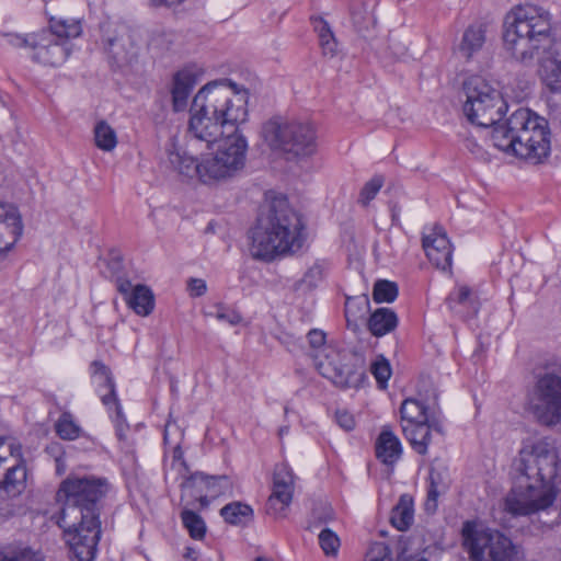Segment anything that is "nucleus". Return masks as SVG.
<instances>
[{"instance_id": "f257e3e1", "label": "nucleus", "mask_w": 561, "mask_h": 561, "mask_svg": "<svg viewBox=\"0 0 561 561\" xmlns=\"http://www.w3.org/2000/svg\"><path fill=\"white\" fill-rule=\"evenodd\" d=\"M463 114L479 127H492L494 147L533 164L549 157L550 130L543 117L519 107L501 123L507 105L501 92L480 76L468 78L463 82Z\"/></svg>"}, {"instance_id": "f03ea898", "label": "nucleus", "mask_w": 561, "mask_h": 561, "mask_svg": "<svg viewBox=\"0 0 561 561\" xmlns=\"http://www.w3.org/2000/svg\"><path fill=\"white\" fill-rule=\"evenodd\" d=\"M513 468L515 485L505 499V511L513 516L548 511L561 485V461L553 444L546 438L525 443Z\"/></svg>"}, {"instance_id": "7ed1b4c3", "label": "nucleus", "mask_w": 561, "mask_h": 561, "mask_svg": "<svg viewBox=\"0 0 561 561\" xmlns=\"http://www.w3.org/2000/svg\"><path fill=\"white\" fill-rule=\"evenodd\" d=\"M505 48L522 61L542 60L541 76L552 92L561 91V59L550 51L553 44L550 13L536 5L516 8L505 22Z\"/></svg>"}, {"instance_id": "20e7f679", "label": "nucleus", "mask_w": 561, "mask_h": 561, "mask_svg": "<svg viewBox=\"0 0 561 561\" xmlns=\"http://www.w3.org/2000/svg\"><path fill=\"white\" fill-rule=\"evenodd\" d=\"M247 103L245 89L239 90L228 80L209 82L193 99L188 130L209 148L224 136L225 128L238 129L237 125L247 121Z\"/></svg>"}, {"instance_id": "39448f33", "label": "nucleus", "mask_w": 561, "mask_h": 561, "mask_svg": "<svg viewBox=\"0 0 561 561\" xmlns=\"http://www.w3.org/2000/svg\"><path fill=\"white\" fill-rule=\"evenodd\" d=\"M304 222L286 197L271 201L250 231V252L256 260L270 262L276 256L299 251L305 242Z\"/></svg>"}, {"instance_id": "423d86ee", "label": "nucleus", "mask_w": 561, "mask_h": 561, "mask_svg": "<svg viewBox=\"0 0 561 561\" xmlns=\"http://www.w3.org/2000/svg\"><path fill=\"white\" fill-rule=\"evenodd\" d=\"M108 489L110 483L105 478L69 474L57 491L58 501L64 503L58 525L69 526L68 517L100 520L101 502Z\"/></svg>"}, {"instance_id": "0eeeda50", "label": "nucleus", "mask_w": 561, "mask_h": 561, "mask_svg": "<svg viewBox=\"0 0 561 561\" xmlns=\"http://www.w3.org/2000/svg\"><path fill=\"white\" fill-rule=\"evenodd\" d=\"M82 33L81 22L76 19H49L47 28L16 38L18 44L28 45L33 61L50 67L62 65L72 50L70 38Z\"/></svg>"}, {"instance_id": "6e6552de", "label": "nucleus", "mask_w": 561, "mask_h": 561, "mask_svg": "<svg viewBox=\"0 0 561 561\" xmlns=\"http://www.w3.org/2000/svg\"><path fill=\"white\" fill-rule=\"evenodd\" d=\"M262 137L272 150L282 152L288 160L309 158L318 148L313 125L297 118H270L262 126Z\"/></svg>"}, {"instance_id": "1a4fd4ad", "label": "nucleus", "mask_w": 561, "mask_h": 561, "mask_svg": "<svg viewBox=\"0 0 561 561\" xmlns=\"http://www.w3.org/2000/svg\"><path fill=\"white\" fill-rule=\"evenodd\" d=\"M527 407L543 425L561 422V371H545L536 377L527 393Z\"/></svg>"}, {"instance_id": "9d476101", "label": "nucleus", "mask_w": 561, "mask_h": 561, "mask_svg": "<svg viewBox=\"0 0 561 561\" xmlns=\"http://www.w3.org/2000/svg\"><path fill=\"white\" fill-rule=\"evenodd\" d=\"M463 546L473 561H513L514 546L510 538L491 529H478L471 522L462 528Z\"/></svg>"}, {"instance_id": "9b49d317", "label": "nucleus", "mask_w": 561, "mask_h": 561, "mask_svg": "<svg viewBox=\"0 0 561 561\" xmlns=\"http://www.w3.org/2000/svg\"><path fill=\"white\" fill-rule=\"evenodd\" d=\"M247 148V140L238 129L221 139L216 153L205 158L204 167L210 181L230 178L240 171L245 163Z\"/></svg>"}, {"instance_id": "f8f14e48", "label": "nucleus", "mask_w": 561, "mask_h": 561, "mask_svg": "<svg viewBox=\"0 0 561 561\" xmlns=\"http://www.w3.org/2000/svg\"><path fill=\"white\" fill-rule=\"evenodd\" d=\"M65 528L66 541L69 546L71 561H93L96 546L101 537V520H81L69 523Z\"/></svg>"}, {"instance_id": "ddd939ff", "label": "nucleus", "mask_w": 561, "mask_h": 561, "mask_svg": "<svg viewBox=\"0 0 561 561\" xmlns=\"http://www.w3.org/2000/svg\"><path fill=\"white\" fill-rule=\"evenodd\" d=\"M93 366L95 367L94 380L101 388L105 390L102 392L100 389L102 403L107 408L108 412H114L115 415H112V417L115 424L116 436L119 440H124L126 438L128 424L123 415L122 407L115 393L114 380L106 366L96 362L93 363Z\"/></svg>"}, {"instance_id": "4468645a", "label": "nucleus", "mask_w": 561, "mask_h": 561, "mask_svg": "<svg viewBox=\"0 0 561 561\" xmlns=\"http://www.w3.org/2000/svg\"><path fill=\"white\" fill-rule=\"evenodd\" d=\"M422 247L433 265L442 271L450 268L453 249L447 233L442 226L434 225L424 229Z\"/></svg>"}, {"instance_id": "2eb2a0df", "label": "nucleus", "mask_w": 561, "mask_h": 561, "mask_svg": "<svg viewBox=\"0 0 561 561\" xmlns=\"http://www.w3.org/2000/svg\"><path fill=\"white\" fill-rule=\"evenodd\" d=\"M23 232V224L18 208L0 203V257L15 245Z\"/></svg>"}, {"instance_id": "dca6fc26", "label": "nucleus", "mask_w": 561, "mask_h": 561, "mask_svg": "<svg viewBox=\"0 0 561 561\" xmlns=\"http://www.w3.org/2000/svg\"><path fill=\"white\" fill-rule=\"evenodd\" d=\"M316 366L323 377L341 388L357 387L364 377L363 368H355L354 365L350 364L334 363L328 355H325L324 360H318Z\"/></svg>"}, {"instance_id": "f3484780", "label": "nucleus", "mask_w": 561, "mask_h": 561, "mask_svg": "<svg viewBox=\"0 0 561 561\" xmlns=\"http://www.w3.org/2000/svg\"><path fill=\"white\" fill-rule=\"evenodd\" d=\"M199 79L201 73L194 67H185L173 76L171 94L174 111L186 108L188 98Z\"/></svg>"}, {"instance_id": "a211bd4d", "label": "nucleus", "mask_w": 561, "mask_h": 561, "mask_svg": "<svg viewBox=\"0 0 561 561\" xmlns=\"http://www.w3.org/2000/svg\"><path fill=\"white\" fill-rule=\"evenodd\" d=\"M168 158L170 164L180 174L187 178H198L202 182H210V176L206 173L205 159L197 162L192 156H188L185 151H181L172 145V149H168Z\"/></svg>"}, {"instance_id": "6ab92c4d", "label": "nucleus", "mask_w": 561, "mask_h": 561, "mask_svg": "<svg viewBox=\"0 0 561 561\" xmlns=\"http://www.w3.org/2000/svg\"><path fill=\"white\" fill-rule=\"evenodd\" d=\"M105 49L118 67L131 64L137 56V47L127 32L115 37H108Z\"/></svg>"}, {"instance_id": "aec40b11", "label": "nucleus", "mask_w": 561, "mask_h": 561, "mask_svg": "<svg viewBox=\"0 0 561 561\" xmlns=\"http://www.w3.org/2000/svg\"><path fill=\"white\" fill-rule=\"evenodd\" d=\"M433 430L439 435V428L434 421L428 423H420L415 425H402V432L407 440L410 443L414 451L420 455L427 453L428 446L432 444L434 435Z\"/></svg>"}, {"instance_id": "412c9836", "label": "nucleus", "mask_w": 561, "mask_h": 561, "mask_svg": "<svg viewBox=\"0 0 561 561\" xmlns=\"http://www.w3.org/2000/svg\"><path fill=\"white\" fill-rule=\"evenodd\" d=\"M27 470L24 460L14 462L5 468L3 478L0 479V495L15 497L26 488Z\"/></svg>"}, {"instance_id": "4be33fe9", "label": "nucleus", "mask_w": 561, "mask_h": 561, "mask_svg": "<svg viewBox=\"0 0 561 561\" xmlns=\"http://www.w3.org/2000/svg\"><path fill=\"white\" fill-rule=\"evenodd\" d=\"M402 454L399 438L389 426H383L376 440V456L385 465H393Z\"/></svg>"}, {"instance_id": "5701e85b", "label": "nucleus", "mask_w": 561, "mask_h": 561, "mask_svg": "<svg viewBox=\"0 0 561 561\" xmlns=\"http://www.w3.org/2000/svg\"><path fill=\"white\" fill-rule=\"evenodd\" d=\"M218 480L219 478L217 477H209L202 472H195L182 482L181 499H194L195 501L199 502L202 507H207L209 502L207 500V492L205 486H207L208 483H216Z\"/></svg>"}, {"instance_id": "b1692460", "label": "nucleus", "mask_w": 561, "mask_h": 561, "mask_svg": "<svg viewBox=\"0 0 561 561\" xmlns=\"http://www.w3.org/2000/svg\"><path fill=\"white\" fill-rule=\"evenodd\" d=\"M369 299L366 295L348 297L345 302V318L347 329L354 333L360 331L369 312Z\"/></svg>"}, {"instance_id": "393cba45", "label": "nucleus", "mask_w": 561, "mask_h": 561, "mask_svg": "<svg viewBox=\"0 0 561 561\" xmlns=\"http://www.w3.org/2000/svg\"><path fill=\"white\" fill-rule=\"evenodd\" d=\"M397 325L398 317L389 308L376 309L367 320L368 330L374 336H383L393 331Z\"/></svg>"}, {"instance_id": "a878e982", "label": "nucleus", "mask_w": 561, "mask_h": 561, "mask_svg": "<svg viewBox=\"0 0 561 561\" xmlns=\"http://www.w3.org/2000/svg\"><path fill=\"white\" fill-rule=\"evenodd\" d=\"M400 414L401 426L428 423L431 421L428 407L421 400L414 398H408L401 403Z\"/></svg>"}, {"instance_id": "bb28decb", "label": "nucleus", "mask_w": 561, "mask_h": 561, "mask_svg": "<svg viewBox=\"0 0 561 561\" xmlns=\"http://www.w3.org/2000/svg\"><path fill=\"white\" fill-rule=\"evenodd\" d=\"M294 492V477L286 466L277 467L273 478L271 497L282 500L290 505Z\"/></svg>"}, {"instance_id": "cd10ccee", "label": "nucleus", "mask_w": 561, "mask_h": 561, "mask_svg": "<svg viewBox=\"0 0 561 561\" xmlns=\"http://www.w3.org/2000/svg\"><path fill=\"white\" fill-rule=\"evenodd\" d=\"M428 480L430 484L425 506L427 511H435L437 507L438 496L445 493L448 489L449 479L445 470L432 468Z\"/></svg>"}, {"instance_id": "c85d7f7f", "label": "nucleus", "mask_w": 561, "mask_h": 561, "mask_svg": "<svg viewBox=\"0 0 561 561\" xmlns=\"http://www.w3.org/2000/svg\"><path fill=\"white\" fill-rule=\"evenodd\" d=\"M127 305L139 316H148L154 307V297L150 288L136 285L127 298Z\"/></svg>"}, {"instance_id": "c756f323", "label": "nucleus", "mask_w": 561, "mask_h": 561, "mask_svg": "<svg viewBox=\"0 0 561 561\" xmlns=\"http://www.w3.org/2000/svg\"><path fill=\"white\" fill-rule=\"evenodd\" d=\"M484 42L485 31L483 26L471 25L463 33L462 41L459 46V51L466 59H470L473 54L482 48Z\"/></svg>"}, {"instance_id": "7c9ffc66", "label": "nucleus", "mask_w": 561, "mask_h": 561, "mask_svg": "<svg viewBox=\"0 0 561 561\" xmlns=\"http://www.w3.org/2000/svg\"><path fill=\"white\" fill-rule=\"evenodd\" d=\"M413 502L407 494L400 496L398 504L393 507L390 516L391 524L398 530H407L413 523Z\"/></svg>"}, {"instance_id": "2f4dec72", "label": "nucleus", "mask_w": 561, "mask_h": 561, "mask_svg": "<svg viewBox=\"0 0 561 561\" xmlns=\"http://www.w3.org/2000/svg\"><path fill=\"white\" fill-rule=\"evenodd\" d=\"M224 519L236 526L247 525L253 517V510L248 504L232 502L220 510Z\"/></svg>"}, {"instance_id": "473e14b6", "label": "nucleus", "mask_w": 561, "mask_h": 561, "mask_svg": "<svg viewBox=\"0 0 561 561\" xmlns=\"http://www.w3.org/2000/svg\"><path fill=\"white\" fill-rule=\"evenodd\" d=\"M184 528L188 531L190 537L194 540L204 539L207 526L201 515L195 513L193 510L183 508L180 514Z\"/></svg>"}, {"instance_id": "72a5a7b5", "label": "nucleus", "mask_w": 561, "mask_h": 561, "mask_svg": "<svg viewBox=\"0 0 561 561\" xmlns=\"http://www.w3.org/2000/svg\"><path fill=\"white\" fill-rule=\"evenodd\" d=\"M0 561H43L39 553L22 545L0 547Z\"/></svg>"}, {"instance_id": "f704fd0d", "label": "nucleus", "mask_w": 561, "mask_h": 561, "mask_svg": "<svg viewBox=\"0 0 561 561\" xmlns=\"http://www.w3.org/2000/svg\"><path fill=\"white\" fill-rule=\"evenodd\" d=\"M446 304L450 310L456 312H461L459 307H466L471 310L472 313L478 311L477 302L472 297L470 288L467 286H459L451 291L446 299Z\"/></svg>"}, {"instance_id": "c9c22d12", "label": "nucleus", "mask_w": 561, "mask_h": 561, "mask_svg": "<svg viewBox=\"0 0 561 561\" xmlns=\"http://www.w3.org/2000/svg\"><path fill=\"white\" fill-rule=\"evenodd\" d=\"M94 141L99 149L112 151L117 145V136L105 121H101L94 126Z\"/></svg>"}, {"instance_id": "e433bc0d", "label": "nucleus", "mask_w": 561, "mask_h": 561, "mask_svg": "<svg viewBox=\"0 0 561 561\" xmlns=\"http://www.w3.org/2000/svg\"><path fill=\"white\" fill-rule=\"evenodd\" d=\"M313 26L318 33L323 54L333 56L336 50V41L329 24L322 18H317L313 20Z\"/></svg>"}, {"instance_id": "4c0bfd02", "label": "nucleus", "mask_w": 561, "mask_h": 561, "mask_svg": "<svg viewBox=\"0 0 561 561\" xmlns=\"http://www.w3.org/2000/svg\"><path fill=\"white\" fill-rule=\"evenodd\" d=\"M56 433L62 439L72 440L80 436L81 428L73 421V417L70 413L65 412L60 415L58 421L56 422Z\"/></svg>"}, {"instance_id": "58836bf2", "label": "nucleus", "mask_w": 561, "mask_h": 561, "mask_svg": "<svg viewBox=\"0 0 561 561\" xmlns=\"http://www.w3.org/2000/svg\"><path fill=\"white\" fill-rule=\"evenodd\" d=\"M398 296V286L396 283L380 279L374 285L373 298L376 302H392Z\"/></svg>"}, {"instance_id": "ea45409f", "label": "nucleus", "mask_w": 561, "mask_h": 561, "mask_svg": "<svg viewBox=\"0 0 561 561\" xmlns=\"http://www.w3.org/2000/svg\"><path fill=\"white\" fill-rule=\"evenodd\" d=\"M370 373L375 377L380 389H386L389 378L391 377V367L389 362L379 356L371 365Z\"/></svg>"}, {"instance_id": "a19ab883", "label": "nucleus", "mask_w": 561, "mask_h": 561, "mask_svg": "<svg viewBox=\"0 0 561 561\" xmlns=\"http://www.w3.org/2000/svg\"><path fill=\"white\" fill-rule=\"evenodd\" d=\"M319 545L327 556H336L341 546L339 536L329 528H323L319 536Z\"/></svg>"}, {"instance_id": "79ce46f5", "label": "nucleus", "mask_w": 561, "mask_h": 561, "mask_svg": "<svg viewBox=\"0 0 561 561\" xmlns=\"http://www.w3.org/2000/svg\"><path fill=\"white\" fill-rule=\"evenodd\" d=\"M382 185L383 178L381 175H375L362 188L358 202L364 206L368 205V203L375 198L376 194L380 191Z\"/></svg>"}, {"instance_id": "37998d69", "label": "nucleus", "mask_w": 561, "mask_h": 561, "mask_svg": "<svg viewBox=\"0 0 561 561\" xmlns=\"http://www.w3.org/2000/svg\"><path fill=\"white\" fill-rule=\"evenodd\" d=\"M364 561H392L391 550L383 542H375L370 546Z\"/></svg>"}, {"instance_id": "c03bdc74", "label": "nucleus", "mask_w": 561, "mask_h": 561, "mask_svg": "<svg viewBox=\"0 0 561 561\" xmlns=\"http://www.w3.org/2000/svg\"><path fill=\"white\" fill-rule=\"evenodd\" d=\"M289 504L268 496L265 504V513L274 518H283L286 516Z\"/></svg>"}, {"instance_id": "a18cd8bd", "label": "nucleus", "mask_w": 561, "mask_h": 561, "mask_svg": "<svg viewBox=\"0 0 561 561\" xmlns=\"http://www.w3.org/2000/svg\"><path fill=\"white\" fill-rule=\"evenodd\" d=\"M174 41V34L171 32L154 33L149 42V45L156 49H169Z\"/></svg>"}, {"instance_id": "49530a36", "label": "nucleus", "mask_w": 561, "mask_h": 561, "mask_svg": "<svg viewBox=\"0 0 561 561\" xmlns=\"http://www.w3.org/2000/svg\"><path fill=\"white\" fill-rule=\"evenodd\" d=\"M335 421L337 425L346 432L353 431L356 425L354 415L345 409L336 410Z\"/></svg>"}, {"instance_id": "de8ad7c7", "label": "nucleus", "mask_w": 561, "mask_h": 561, "mask_svg": "<svg viewBox=\"0 0 561 561\" xmlns=\"http://www.w3.org/2000/svg\"><path fill=\"white\" fill-rule=\"evenodd\" d=\"M323 275L324 265L321 263H314L305 274V282L308 283L309 286H316L317 283L322 279Z\"/></svg>"}, {"instance_id": "09e8293b", "label": "nucleus", "mask_w": 561, "mask_h": 561, "mask_svg": "<svg viewBox=\"0 0 561 561\" xmlns=\"http://www.w3.org/2000/svg\"><path fill=\"white\" fill-rule=\"evenodd\" d=\"M216 318L219 321L228 322L231 325H236V324L240 323V321L242 319L241 316L237 311L226 309L222 307H220L219 310L217 311Z\"/></svg>"}, {"instance_id": "8fccbe9b", "label": "nucleus", "mask_w": 561, "mask_h": 561, "mask_svg": "<svg viewBox=\"0 0 561 561\" xmlns=\"http://www.w3.org/2000/svg\"><path fill=\"white\" fill-rule=\"evenodd\" d=\"M307 337L310 346L316 351L325 345V333L321 330H310Z\"/></svg>"}, {"instance_id": "3c124183", "label": "nucleus", "mask_w": 561, "mask_h": 561, "mask_svg": "<svg viewBox=\"0 0 561 561\" xmlns=\"http://www.w3.org/2000/svg\"><path fill=\"white\" fill-rule=\"evenodd\" d=\"M188 289L192 296L201 297L207 290V285L204 279L201 278H190L188 280Z\"/></svg>"}, {"instance_id": "603ef678", "label": "nucleus", "mask_w": 561, "mask_h": 561, "mask_svg": "<svg viewBox=\"0 0 561 561\" xmlns=\"http://www.w3.org/2000/svg\"><path fill=\"white\" fill-rule=\"evenodd\" d=\"M186 0H148V5L150 8H173L182 4Z\"/></svg>"}, {"instance_id": "864d4df0", "label": "nucleus", "mask_w": 561, "mask_h": 561, "mask_svg": "<svg viewBox=\"0 0 561 561\" xmlns=\"http://www.w3.org/2000/svg\"><path fill=\"white\" fill-rule=\"evenodd\" d=\"M133 288L134 287L129 280L119 279L117 282V289L121 294H123L125 296L126 301H127V298L130 295Z\"/></svg>"}, {"instance_id": "5fc2aeb1", "label": "nucleus", "mask_w": 561, "mask_h": 561, "mask_svg": "<svg viewBox=\"0 0 561 561\" xmlns=\"http://www.w3.org/2000/svg\"><path fill=\"white\" fill-rule=\"evenodd\" d=\"M218 478H219V480L216 483H208V485L205 486L206 492H207V497L208 496L215 497V496L220 494V490L218 488V484L221 481H226V477H218Z\"/></svg>"}, {"instance_id": "6e6d98bb", "label": "nucleus", "mask_w": 561, "mask_h": 561, "mask_svg": "<svg viewBox=\"0 0 561 561\" xmlns=\"http://www.w3.org/2000/svg\"><path fill=\"white\" fill-rule=\"evenodd\" d=\"M10 455L14 458L15 462H19L22 459L21 446L19 444H10L9 445Z\"/></svg>"}, {"instance_id": "4d7b16f0", "label": "nucleus", "mask_w": 561, "mask_h": 561, "mask_svg": "<svg viewBox=\"0 0 561 561\" xmlns=\"http://www.w3.org/2000/svg\"><path fill=\"white\" fill-rule=\"evenodd\" d=\"M465 147L470 150L473 154H480L481 153V148L480 146L472 139L470 138H467L465 140Z\"/></svg>"}, {"instance_id": "13d9d810", "label": "nucleus", "mask_w": 561, "mask_h": 561, "mask_svg": "<svg viewBox=\"0 0 561 561\" xmlns=\"http://www.w3.org/2000/svg\"><path fill=\"white\" fill-rule=\"evenodd\" d=\"M183 558L187 561H197L198 559V551L192 547H187L185 549V552L183 554Z\"/></svg>"}, {"instance_id": "bf43d9fd", "label": "nucleus", "mask_w": 561, "mask_h": 561, "mask_svg": "<svg viewBox=\"0 0 561 561\" xmlns=\"http://www.w3.org/2000/svg\"><path fill=\"white\" fill-rule=\"evenodd\" d=\"M9 36V43L13 46H16V47H25V48H28V45H22V44H18V39L16 38H25V36H21V35H18V34H10L8 35Z\"/></svg>"}, {"instance_id": "052dcab7", "label": "nucleus", "mask_w": 561, "mask_h": 561, "mask_svg": "<svg viewBox=\"0 0 561 561\" xmlns=\"http://www.w3.org/2000/svg\"><path fill=\"white\" fill-rule=\"evenodd\" d=\"M397 561H427L424 558H414L412 556H407L405 552H402L398 556Z\"/></svg>"}, {"instance_id": "680f3d73", "label": "nucleus", "mask_w": 561, "mask_h": 561, "mask_svg": "<svg viewBox=\"0 0 561 561\" xmlns=\"http://www.w3.org/2000/svg\"><path fill=\"white\" fill-rule=\"evenodd\" d=\"M254 561H272L271 559H267L265 557H257Z\"/></svg>"}, {"instance_id": "e2e57ef3", "label": "nucleus", "mask_w": 561, "mask_h": 561, "mask_svg": "<svg viewBox=\"0 0 561 561\" xmlns=\"http://www.w3.org/2000/svg\"><path fill=\"white\" fill-rule=\"evenodd\" d=\"M332 516H333V512H332V510L330 508V510H329V512H328V514H327V516H325V520H327V519H331V518H332Z\"/></svg>"}, {"instance_id": "0e129e2a", "label": "nucleus", "mask_w": 561, "mask_h": 561, "mask_svg": "<svg viewBox=\"0 0 561 561\" xmlns=\"http://www.w3.org/2000/svg\"><path fill=\"white\" fill-rule=\"evenodd\" d=\"M287 432H288V427H283V428L279 430V435L282 436V435H284Z\"/></svg>"}]
</instances>
